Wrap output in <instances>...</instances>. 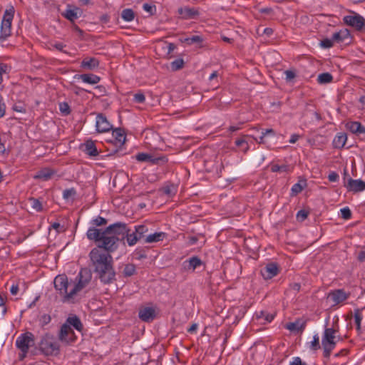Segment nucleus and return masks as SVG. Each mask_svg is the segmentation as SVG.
Listing matches in <instances>:
<instances>
[{
    "label": "nucleus",
    "instance_id": "f257e3e1",
    "mask_svg": "<svg viewBox=\"0 0 365 365\" xmlns=\"http://www.w3.org/2000/svg\"><path fill=\"white\" fill-rule=\"evenodd\" d=\"M127 225L123 222H115L106 229L90 227L87 232V238L94 242H102V247L108 252H114L118 247V242L125 237Z\"/></svg>",
    "mask_w": 365,
    "mask_h": 365
},
{
    "label": "nucleus",
    "instance_id": "f03ea898",
    "mask_svg": "<svg viewBox=\"0 0 365 365\" xmlns=\"http://www.w3.org/2000/svg\"><path fill=\"white\" fill-rule=\"evenodd\" d=\"M98 245L91 250L89 257L101 282L111 284L115 280V272L113 269L111 252H108L102 247V242H97Z\"/></svg>",
    "mask_w": 365,
    "mask_h": 365
},
{
    "label": "nucleus",
    "instance_id": "7ed1b4c3",
    "mask_svg": "<svg viewBox=\"0 0 365 365\" xmlns=\"http://www.w3.org/2000/svg\"><path fill=\"white\" fill-rule=\"evenodd\" d=\"M54 288L61 297L63 303L74 304L76 302V294H73L70 298L71 289L73 287L72 281L68 282V277L63 274L57 275L53 280Z\"/></svg>",
    "mask_w": 365,
    "mask_h": 365
},
{
    "label": "nucleus",
    "instance_id": "20e7f679",
    "mask_svg": "<svg viewBox=\"0 0 365 365\" xmlns=\"http://www.w3.org/2000/svg\"><path fill=\"white\" fill-rule=\"evenodd\" d=\"M337 330L334 328H325L322 340V345L324 349L323 356L329 359L332 350L336 344V339H341L339 336H336Z\"/></svg>",
    "mask_w": 365,
    "mask_h": 365
},
{
    "label": "nucleus",
    "instance_id": "39448f33",
    "mask_svg": "<svg viewBox=\"0 0 365 365\" xmlns=\"http://www.w3.org/2000/svg\"><path fill=\"white\" fill-rule=\"evenodd\" d=\"M91 278L92 274L91 270L88 268H81L75 280L72 281L73 287L71 288L69 297L71 298L73 294L76 296L79 292L89 284Z\"/></svg>",
    "mask_w": 365,
    "mask_h": 365
},
{
    "label": "nucleus",
    "instance_id": "423d86ee",
    "mask_svg": "<svg viewBox=\"0 0 365 365\" xmlns=\"http://www.w3.org/2000/svg\"><path fill=\"white\" fill-rule=\"evenodd\" d=\"M33 344L34 335L31 332L22 334L16 339V345L21 351V354H20L19 356L20 360H23L25 358L29 347L31 346Z\"/></svg>",
    "mask_w": 365,
    "mask_h": 365
},
{
    "label": "nucleus",
    "instance_id": "0eeeda50",
    "mask_svg": "<svg viewBox=\"0 0 365 365\" xmlns=\"http://www.w3.org/2000/svg\"><path fill=\"white\" fill-rule=\"evenodd\" d=\"M39 349L45 355H52L58 351V345L53 338L46 336L41 339Z\"/></svg>",
    "mask_w": 365,
    "mask_h": 365
},
{
    "label": "nucleus",
    "instance_id": "6e6552de",
    "mask_svg": "<svg viewBox=\"0 0 365 365\" xmlns=\"http://www.w3.org/2000/svg\"><path fill=\"white\" fill-rule=\"evenodd\" d=\"M135 159L139 162H148L152 165H163L168 162L165 155H155L153 154L139 153L135 155Z\"/></svg>",
    "mask_w": 365,
    "mask_h": 365
},
{
    "label": "nucleus",
    "instance_id": "1a4fd4ad",
    "mask_svg": "<svg viewBox=\"0 0 365 365\" xmlns=\"http://www.w3.org/2000/svg\"><path fill=\"white\" fill-rule=\"evenodd\" d=\"M59 339L66 344L73 342L76 340V336L73 330L67 324H63L61 326L59 333Z\"/></svg>",
    "mask_w": 365,
    "mask_h": 365
},
{
    "label": "nucleus",
    "instance_id": "9d476101",
    "mask_svg": "<svg viewBox=\"0 0 365 365\" xmlns=\"http://www.w3.org/2000/svg\"><path fill=\"white\" fill-rule=\"evenodd\" d=\"M83 14L81 9L71 4H68L62 15L68 21L73 22Z\"/></svg>",
    "mask_w": 365,
    "mask_h": 365
},
{
    "label": "nucleus",
    "instance_id": "9b49d317",
    "mask_svg": "<svg viewBox=\"0 0 365 365\" xmlns=\"http://www.w3.org/2000/svg\"><path fill=\"white\" fill-rule=\"evenodd\" d=\"M260 272L264 279H270L278 274L279 267L276 263H268L264 267L261 269Z\"/></svg>",
    "mask_w": 365,
    "mask_h": 365
},
{
    "label": "nucleus",
    "instance_id": "f8f14e48",
    "mask_svg": "<svg viewBox=\"0 0 365 365\" xmlns=\"http://www.w3.org/2000/svg\"><path fill=\"white\" fill-rule=\"evenodd\" d=\"M96 127L98 133H105L113 129L112 125L102 113L98 114L96 117Z\"/></svg>",
    "mask_w": 365,
    "mask_h": 365
},
{
    "label": "nucleus",
    "instance_id": "ddd939ff",
    "mask_svg": "<svg viewBox=\"0 0 365 365\" xmlns=\"http://www.w3.org/2000/svg\"><path fill=\"white\" fill-rule=\"evenodd\" d=\"M138 317L143 322H151L156 317V311L153 307H143L139 309Z\"/></svg>",
    "mask_w": 365,
    "mask_h": 365
},
{
    "label": "nucleus",
    "instance_id": "4468645a",
    "mask_svg": "<svg viewBox=\"0 0 365 365\" xmlns=\"http://www.w3.org/2000/svg\"><path fill=\"white\" fill-rule=\"evenodd\" d=\"M332 39L338 43L349 44L351 41L350 32L347 29H344L332 35Z\"/></svg>",
    "mask_w": 365,
    "mask_h": 365
},
{
    "label": "nucleus",
    "instance_id": "2eb2a0df",
    "mask_svg": "<svg viewBox=\"0 0 365 365\" xmlns=\"http://www.w3.org/2000/svg\"><path fill=\"white\" fill-rule=\"evenodd\" d=\"M345 186L349 191L354 192H358L365 190V182L361 180H354L352 178H349Z\"/></svg>",
    "mask_w": 365,
    "mask_h": 365
},
{
    "label": "nucleus",
    "instance_id": "dca6fc26",
    "mask_svg": "<svg viewBox=\"0 0 365 365\" xmlns=\"http://www.w3.org/2000/svg\"><path fill=\"white\" fill-rule=\"evenodd\" d=\"M345 127L351 133L357 135L365 134V127L358 121H348Z\"/></svg>",
    "mask_w": 365,
    "mask_h": 365
},
{
    "label": "nucleus",
    "instance_id": "f3484780",
    "mask_svg": "<svg viewBox=\"0 0 365 365\" xmlns=\"http://www.w3.org/2000/svg\"><path fill=\"white\" fill-rule=\"evenodd\" d=\"M349 295L343 289H336L329 294L330 298L334 304L343 302L348 298Z\"/></svg>",
    "mask_w": 365,
    "mask_h": 365
},
{
    "label": "nucleus",
    "instance_id": "a211bd4d",
    "mask_svg": "<svg viewBox=\"0 0 365 365\" xmlns=\"http://www.w3.org/2000/svg\"><path fill=\"white\" fill-rule=\"evenodd\" d=\"M112 135L114 138V144L115 146L121 147L125 143L126 136L123 129L120 128L113 129Z\"/></svg>",
    "mask_w": 365,
    "mask_h": 365
},
{
    "label": "nucleus",
    "instance_id": "6ab92c4d",
    "mask_svg": "<svg viewBox=\"0 0 365 365\" xmlns=\"http://www.w3.org/2000/svg\"><path fill=\"white\" fill-rule=\"evenodd\" d=\"M74 78L81 79L83 82L89 84H97L101 81V78L93 73H83L77 74L74 76Z\"/></svg>",
    "mask_w": 365,
    "mask_h": 365
},
{
    "label": "nucleus",
    "instance_id": "aec40b11",
    "mask_svg": "<svg viewBox=\"0 0 365 365\" xmlns=\"http://www.w3.org/2000/svg\"><path fill=\"white\" fill-rule=\"evenodd\" d=\"M99 66V61L94 57L85 58L81 63V67L86 70H94Z\"/></svg>",
    "mask_w": 365,
    "mask_h": 365
},
{
    "label": "nucleus",
    "instance_id": "412c9836",
    "mask_svg": "<svg viewBox=\"0 0 365 365\" xmlns=\"http://www.w3.org/2000/svg\"><path fill=\"white\" fill-rule=\"evenodd\" d=\"M178 14L183 19H194L198 14L197 11L189 7L178 9Z\"/></svg>",
    "mask_w": 365,
    "mask_h": 365
},
{
    "label": "nucleus",
    "instance_id": "4be33fe9",
    "mask_svg": "<svg viewBox=\"0 0 365 365\" xmlns=\"http://www.w3.org/2000/svg\"><path fill=\"white\" fill-rule=\"evenodd\" d=\"M83 146L85 148L83 150L84 152L89 156L95 157L98 155V151L94 141L88 140L85 142Z\"/></svg>",
    "mask_w": 365,
    "mask_h": 365
},
{
    "label": "nucleus",
    "instance_id": "5701e85b",
    "mask_svg": "<svg viewBox=\"0 0 365 365\" xmlns=\"http://www.w3.org/2000/svg\"><path fill=\"white\" fill-rule=\"evenodd\" d=\"M350 14L345 16L343 23H365V19L354 11H350Z\"/></svg>",
    "mask_w": 365,
    "mask_h": 365
},
{
    "label": "nucleus",
    "instance_id": "b1692460",
    "mask_svg": "<svg viewBox=\"0 0 365 365\" xmlns=\"http://www.w3.org/2000/svg\"><path fill=\"white\" fill-rule=\"evenodd\" d=\"M55 172L48 168H45L39 170L34 176L35 179H41L43 180H48L51 178V177L54 175Z\"/></svg>",
    "mask_w": 365,
    "mask_h": 365
},
{
    "label": "nucleus",
    "instance_id": "393cba45",
    "mask_svg": "<svg viewBox=\"0 0 365 365\" xmlns=\"http://www.w3.org/2000/svg\"><path fill=\"white\" fill-rule=\"evenodd\" d=\"M70 327H73L75 328L77 331H82L83 329V324L79 319L78 317L76 315H72L71 317H68L66 319V323Z\"/></svg>",
    "mask_w": 365,
    "mask_h": 365
},
{
    "label": "nucleus",
    "instance_id": "a878e982",
    "mask_svg": "<svg viewBox=\"0 0 365 365\" xmlns=\"http://www.w3.org/2000/svg\"><path fill=\"white\" fill-rule=\"evenodd\" d=\"M185 268L194 271L197 267L202 264V261L198 257H192L187 261L185 262Z\"/></svg>",
    "mask_w": 365,
    "mask_h": 365
},
{
    "label": "nucleus",
    "instance_id": "bb28decb",
    "mask_svg": "<svg viewBox=\"0 0 365 365\" xmlns=\"http://www.w3.org/2000/svg\"><path fill=\"white\" fill-rule=\"evenodd\" d=\"M165 237V233L163 232H155L150 234L145 238V243H153L163 241Z\"/></svg>",
    "mask_w": 365,
    "mask_h": 365
},
{
    "label": "nucleus",
    "instance_id": "cd10ccee",
    "mask_svg": "<svg viewBox=\"0 0 365 365\" xmlns=\"http://www.w3.org/2000/svg\"><path fill=\"white\" fill-rule=\"evenodd\" d=\"M306 326V322H301L299 319L296 320L294 322H290L286 324L285 327L288 330L293 331H302Z\"/></svg>",
    "mask_w": 365,
    "mask_h": 365
},
{
    "label": "nucleus",
    "instance_id": "c85d7f7f",
    "mask_svg": "<svg viewBox=\"0 0 365 365\" xmlns=\"http://www.w3.org/2000/svg\"><path fill=\"white\" fill-rule=\"evenodd\" d=\"M347 140V135L346 133H339L333 140V145L335 148H342Z\"/></svg>",
    "mask_w": 365,
    "mask_h": 365
},
{
    "label": "nucleus",
    "instance_id": "c756f323",
    "mask_svg": "<svg viewBox=\"0 0 365 365\" xmlns=\"http://www.w3.org/2000/svg\"><path fill=\"white\" fill-rule=\"evenodd\" d=\"M15 14V9L13 6H9L4 11L1 23H11Z\"/></svg>",
    "mask_w": 365,
    "mask_h": 365
},
{
    "label": "nucleus",
    "instance_id": "7c9ffc66",
    "mask_svg": "<svg viewBox=\"0 0 365 365\" xmlns=\"http://www.w3.org/2000/svg\"><path fill=\"white\" fill-rule=\"evenodd\" d=\"M11 34V24H1L0 41H5Z\"/></svg>",
    "mask_w": 365,
    "mask_h": 365
},
{
    "label": "nucleus",
    "instance_id": "2f4dec72",
    "mask_svg": "<svg viewBox=\"0 0 365 365\" xmlns=\"http://www.w3.org/2000/svg\"><path fill=\"white\" fill-rule=\"evenodd\" d=\"M135 232L140 240H143L146 237V233L148 232V228L145 225H140L135 227Z\"/></svg>",
    "mask_w": 365,
    "mask_h": 365
},
{
    "label": "nucleus",
    "instance_id": "473e14b6",
    "mask_svg": "<svg viewBox=\"0 0 365 365\" xmlns=\"http://www.w3.org/2000/svg\"><path fill=\"white\" fill-rule=\"evenodd\" d=\"M177 186L174 184L166 185L161 189L163 194L168 197L174 196L177 192Z\"/></svg>",
    "mask_w": 365,
    "mask_h": 365
},
{
    "label": "nucleus",
    "instance_id": "72a5a7b5",
    "mask_svg": "<svg viewBox=\"0 0 365 365\" xmlns=\"http://www.w3.org/2000/svg\"><path fill=\"white\" fill-rule=\"evenodd\" d=\"M306 185V180H299L297 183H295L291 190L292 195H297L300 193Z\"/></svg>",
    "mask_w": 365,
    "mask_h": 365
},
{
    "label": "nucleus",
    "instance_id": "f704fd0d",
    "mask_svg": "<svg viewBox=\"0 0 365 365\" xmlns=\"http://www.w3.org/2000/svg\"><path fill=\"white\" fill-rule=\"evenodd\" d=\"M136 272L135 265L133 264H127L125 265L123 274L125 277H129L134 275Z\"/></svg>",
    "mask_w": 365,
    "mask_h": 365
},
{
    "label": "nucleus",
    "instance_id": "c9c22d12",
    "mask_svg": "<svg viewBox=\"0 0 365 365\" xmlns=\"http://www.w3.org/2000/svg\"><path fill=\"white\" fill-rule=\"evenodd\" d=\"M130 230L127 229V233L125 234V237L127 240V242L129 246H133L136 244L138 241H140V239L135 234V232L130 233Z\"/></svg>",
    "mask_w": 365,
    "mask_h": 365
},
{
    "label": "nucleus",
    "instance_id": "e433bc0d",
    "mask_svg": "<svg viewBox=\"0 0 365 365\" xmlns=\"http://www.w3.org/2000/svg\"><path fill=\"white\" fill-rule=\"evenodd\" d=\"M135 12L131 9H125L121 12V17L125 21H131L135 19Z\"/></svg>",
    "mask_w": 365,
    "mask_h": 365
},
{
    "label": "nucleus",
    "instance_id": "4c0bfd02",
    "mask_svg": "<svg viewBox=\"0 0 365 365\" xmlns=\"http://www.w3.org/2000/svg\"><path fill=\"white\" fill-rule=\"evenodd\" d=\"M333 80V76L329 73H322L318 76L317 81L320 84H325L331 83Z\"/></svg>",
    "mask_w": 365,
    "mask_h": 365
},
{
    "label": "nucleus",
    "instance_id": "58836bf2",
    "mask_svg": "<svg viewBox=\"0 0 365 365\" xmlns=\"http://www.w3.org/2000/svg\"><path fill=\"white\" fill-rule=\"evenodd\" d=\"M273 33V29L271 28H264L263 25L259 24L256 28V34L258 36L266 35L267 36H270Z\"/></svg>",
    "mask_w": 365,
    "mask_h": 365
},
{
    "label": "nucleus",
    "instance_id": "ea45409f",
    "mask_svg": "<svg viewBox=\"0 0 365 365\" xmlns=\"http://www.w3.org/2000/svg\"><path fill=\"white\" fill-rule=\"evenodd\" d=\"M28 200L30 202L31 207L34 210H36V212H41L43 210L42 203L39 201L38 199L34 197H29Z\"/></svg>",
    "mask_w": 365,
    "mask_h": 365
},
{
    "label": "nucleus",
    "instance_id": "a19ab883",
    "mask_svg": "<svg viewBox=\"0 0 365 365\" xmlns=\"http://www.w3.org/2000/svg\"><path fill=\"white\" fill-rule=\"evenodd\" d=\"M247 136L248 135H243L242 138L237 139L235 140L236 146L242 148V150L244 153H246L249 150V145L245 139Z\"/></svg>",
    "mask_w": 365,
    "mask_h": 365
},
{
    "label": "nucleus",
    "instance_id": "79ce46f5",
    "mask_svg": "<svg viewBox=\"0 0 365 365\" xmlns=\"http://www.w3.org/2000/svg\"><path fill=\"white\" fill-rule=\"evenodd\" d=\"M259 12L261 14L264 15V16L263 17V20L270 21L272 19V16L274 14L272 9L262 8L259 9Z\"/></svg>",
    "mask_w": 365,
    "mask_h": 365
},
{
    "label": "nucleus",
    "instance_id": "37998d69",
    "mask_svg": "<svg viewBox=\"0 0 365 365\" xmlns=\"http://www.w3.org/2000/svg\"><path fill=\"white\" fill-rule=\"evenodd\" d=\"M354 324L356 327V329L359 331L361 329V322L362 320V314L361 312V310L357 309L354 311Z\"/></svg>",
    "mask_w": 365,
    "mask_h": 365
},
{
    "label": "nucleus",
    "instance_id": "c03bdc74",
    "mask_svg": "<svg viewBox=\"0 0 365 365\" xmlns=\"http://www.w3.org/2000/svg\"><path fill=\"white\" fill-rule=\"evenodd\" d=\"M183 42L186 43L187 45H192L194 43H200L202 41V38L200 36H192L190 37L185 38Z\"/></svg>",
    "mask_w": 365,
    "mask_h": 365
},
{
    "label": "nucleus",
    "instance_id": "a18cd8bd",
    "mask_svg": "<svg viewBox=\"0 0 365 365\" xmlns=\"http://www.w3.org/2000/svg\"><path fill=\"white\" fill-rule=\"evenodd\" d=\"M91 224L93 225L92 227H96L105 225L107 224V220L101 216H98L96 218L91 220Z\"/></svg>",
    "mask_w": 365,
    "mask_h": 365
},
{
    "label": "nucleus",
    "instance_id": "49530a36",
    "mask_svg": "<svg viewBox=\"0 0 365 365\" xmlns=\"http://www.w3.org/2000/svg\"><path fill=\"white\" fill-rule=\"evenodd\" d=\"M76 190L73 187L70 188V189H66L63 192V197L65 200L73 198L76 196Z\"/></svg>",
    "mask_w": 365,
    "mask_h": 365
},
{
    "label": "nucleus",
    "instance_id": "de8ad7c7",
    "mask_svg": "<svg viewBox=\"0 0 365 365\" xmlns=\"http://www.w3.org/2000/svg\"><path fill=\"white\" fill-rule=\"evenodd\" d=\"M184 61L182 58H178L171 63V68L173 71H178L182 68Z\"/></svg>",
    "mask_w": 365,
    "mask_h": 365
},
{
    "label": "nucleus",
    "instance_id": "09e8293b",
    "mask_svg": "<svg viewBox=\"0 0 365 365\" xmlns=\"http://www.w3.org/2000/svg\"><path fill=\"white\" fill-rule=\"evenodd\" d=\"M321 348L319 344V337L318 334L313 336V341L311 342L310 349L313 351H317Z\"/></svg>",
    "mask_w": 365,
    "mask_h": 365
},
{
    "label": "nucleus",
    "instance_id": "8fccbe9b",
    "mask_svg": "<svg viewBox=\"0 0 365 365\" xmlns=\"http://www.w3.org/2000/svg\"><path fill=\"white\" fill-rule=\"evenodd\" d=\"M59 109L62 114L68 115L71 113V108L68 103L63 102L59 104Z\"/></svg>",
    "mask_w": 365,
    "mask_h": 365
},
{
    "label": "nucleus",
    "instance_id": "3c124183",
    "mask_svg": "<svg viewBox=\"0 0 365 365\" xmlns=\"http://www.w3.org/2000/svg\"><path fill=\"white\" fill-rule=\"evenodd\" d=\"M334 41L332 38H324L320 42V46L324 48H329L333 46Z\"/></svg>",
    "mask_w": 365,
    "mask_h": 365
},
{
    "label": "nucleus",
    "instance_id": "603ef678",
    "mask_svg": "<svg viewBox=\"0 0 365 365\" xmlns=\"http://www.w3.org/2000/svg\"><path fill=\"white\" fill-rule=\"evenodd\" d=\"M145 96L143 93L139 92V93L134 94L133 101L135 103H143L145 102Z\"/></svg>",
    "mask_w": 365,
    "mask_h": 365
},
{
    "label": "nucleus",
    "instance_id": "864d4df0",
    "mask_svg": "<svg viewBox=\"0 0 365 365\" xmlns=\"http://www.w3.org/2000/svg\"><path fill=\"white\" fill-rule=\"evenodd\" d=\"M341 217L344 220H349L351 217V211L346 207L341 209Z\"/></svg>",
    "mask_w": 365,
    "mask_h": 365
},
{
    "label": "nucleus",
    "instance_id": "5fc2aeb1",
    "mask_svg": "<svg viewBox=\"0 0 365 365\" xmlns=\"http://www.w3.org/2000/svg\"><path fill=\"white\" fill-rule=\"evenodd\" d=\"M143 8L145 11H147L148 13L149 16L153 15L154 11H156L155 6L151 5V4H149L147 3H145L143 5Z\"/></svg>",
    "mask_w": 365,
    "mask_h": 365
},
{
    "label": "nucleus",
    "instance_id": "6e6d98bb",
    "mask_svg": "<svg viewBox=\"0 0 365 365\" xmlns=\"http://www.w3.org/2000/svg\"><path fill=\"white\" fill-rule=\"evenodd\" d=\"M309 212L305 210H300L297 214V218L299 221H304L308 217Z\"/></svg>",
    "mask_w": 365,
    "mask_h": 365
},
{
    "label": "nucleus",
    "instance_id": "4d7b16f0",
    "mask_svg": "<svg viewBox=\"0 0 365 365\" xmlns=\"http://www.w3.org/2000/svg\"><path fill=\"white\" fill-rule=\"evenodd\" d=\"M13 110L14 111H16L19 113H26V106L21 103L14 104L13 106Z\"/></svg>",
    "mask_w": 365,
    "mask_h": 365
},
{
    "label": "nucleus",
    "instance_id": "13d9d810",
    "mask_svg": "<svg viewBox=\"0 0 365 365\" xmlns=\"http://www.w3.org/2000/svg\"><path fill=\"white\" fill-rule=\"evenodd\" d=\"M271 170L272 172H287V165H273L271 168Z\"/></svg>",
    "mask_w": 365,
    "mask_h": 365
},
{
    "label": "nucleus",
    "instance_id": "bf43d9fd",
    "mask_svg": "<svg viewBox=\"0 0 365 365\" xmlns=\"http://www.w3.org/2000/svg\"><path fill=\"white\" fill-rule=\"evenodd\" d=\"M163 48H167V55H170L176 48V46L173 43L164 42Z\"/></svg>",
    "mask_w": 365,
    "mask_h": 365
},
{
    "label": "nucleus",
    "instance_id": "052dcab7",
    "mask_svg": "<svg viewBox=\"0 0 365 365\" xmlns=\"http://www.w3.org/2000/svg\"><path fill=\"white\" fill-rule=\"evenodd\" d=\"M289 365H307L305 362H303L300 357H294L293 361L290 362Z\"/></svg>",
    "mask_w": 365,
    "mask_h": 365
},
{
    "label": "nucleus",
    "instance_id": "680f3d73",
    "mask_svg": "<svg viewBox=\"0 0 365 365\" xmlns=\"http://www.w3.org/2000/svg\"><path fill=\"white\" fill-rule=\"evenodd\" d=\"M6 70H7V66L4 63H0V84L3 81L2 75L4 73H6Z\"/></svg>",
    "mask_w": 365,
    "mask_h": 365
},
{
    "label": "nucleus",
    "instance_id": "e2e57ef3",
    "mask_svg": "<svg viewBox=\"0 0 365 365\" xmlns=\"http://www.w3.org/2000/svg\"><path fill=\"white\" fill-rule=\"evenodd\" d=\"M52 46L57 50L63 53H68L66 51L63 50V48L66 46V45L63 43H56L54 44H52Z\"/></svg>",
    "mask_w": 365,
    "mask_h": 365
},
{
    "label": "nucleus",
    "instance_id": "0e129e2a",
    "mask_svg": "<svg viewBox=\"0 0 365 365\" xmlns=\"http://www.w3.org/2000/svg\"><path fill=\"white\" fill-rule=\"evenodd\" d=\"M51 227L55 229L58 232L64 231L63 226H61L58 222H54L51 225Z\"/></svg>",
    "mask_w": 365,
    "mask_h": 365
},
{
    "label": "nucleus",
    "instance_id": "69168bd1",
    "mask_svg": "<svg viewBox=\"0 0 365 365\" xmlns=\"http://www.w3.org/2000/svg\"><path fill=\"white\" fill-rule=\"evenodd\" d=\"M355 28L358 31L365 32V24H349Z\"/></svg>",
    "mask_w": 365,
    "mask_h": 365
},
{
    "label": "nucleus",
    "instance_id": "338daca9",
    "mask_svg": "<svg viewBox=\"0 0 365 365\" xmlns=\"http://www.w3.org/2000/svg\"><path fill=\"white\" fill-rule=\"evenodd\" d=\"M286 79L290 81L295 77V73L290 70L285 71Z\"/></svg>",
    "mask_w": 365,
    "mask_h": 365
},
{
    "label": "nucleus",
    "instance_id": "774afa93",
    "mask_svg": "<svg viewBox=\"0 0 365 365\" xmlns=\"http://www.w3.org/2000/svg\"><path fill=\"white\" fill-rule=\"evenodd\" d=\"M338 178H339V175L335 172H332V173H329V175L328 176V179L330 182H335L338 180Z\"/></svg>",
    "mask_w": 365,
    "mask_h": 365
}]
</instances>
